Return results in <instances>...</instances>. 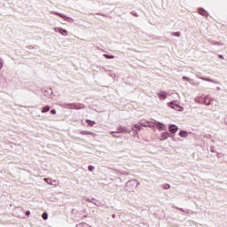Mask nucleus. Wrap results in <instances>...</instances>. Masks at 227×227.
<instances>
[{
    "label": "nucleus",
    "mask_w": 227,
    "mask_h": 227,
    "mask_svg": "<svg viewBox=\"0 0 227 227\" xmlns=\"http://www.w3.org/2000/svg\"><path fill=\"white\" fill-rule=\"evenodd\" d=\"M168 106L171 107V109H174L175 111H179V112L184 111V107L175 104V101L168 103Z\"/></svg>",
    "instance_id": "nucleus-1"
},
{
    "label": "nucleus",
    "mask_w": 227,
    "mask_h": 227,
    "mask_svg": "<svg viewBox=\"0 0 227 227\" xmlns=\"http://www.w3.org/2000/svg\"><path fill=\"white\" fill-rule=\"evenodd\" d=\"M43 180L48 184V185H54V187H58V185H59V182L56 180H52L51 178H44Z\"/></svg>",
    "instance_id": "nucleus-2"
},
{
    "label": "nucleus",
    "mask_w": 227,
    "mask_h": 227,
    "mask_svg": "<svg viewBox=\"0 0 227 227\" xmlns=\"http://www.w3.org/2000/svg\"><path fill=\"white\" fill-rule=\"evenodd\" d=\"M183 81H187L188 82H190V84H192V86H198L200 84V82H195L194 80L187 76H183Z\"/></svg>",
    "instance_id": "nucleus-3"
},
{
    "label": "nucleus",
    "mask_w": 227,
    "mask_h": 227,
    "mask_svg": "<svg viewBox=\"0 0 227 227\" xmlns=\"http://www.w3.org/2000/svg\"><path fill=\"white\" fill-rule=\"evenodd\" d=\"M157 95H158V98H160V100H166V98H168V94L166 92H164L163 90L157 93Z\"/></svg>",
    "instance_id": "nucleus-4"
},
{
    "label": "nucleus",
    "mask_w": 227,
    "mask_h": 227,
    "mask_svg": "<svg viewBox=\"0 0 227 227\" xmlns=\"http://www.w3.org/2000/svg\"><path fill=\"white\" fill-rule=\"evenodd\" d=\"M156 129H158V130H168V127L160 122L156 123Z\"/></svg>",
    "instance_id": "nucleus-5"
},
{
    "label": "nucleus",
    "mask_w": 227,
    "mask_h": 227,
    "mask_svg": "<svg viewBox=\"0 0 227 227\" xmlns=\"http://www.w3.org/2000/svg\"><path fill=\"white\" fill-rule=\"evenodd\" d=\"M168 130L171 132V134H176V132L178 131V127L175 124H172L168 127Z\"/></svg>",
    "instance_id": "nucleus-6"
},
{
    "label": "nucleus",
    "mask_w": 227,
    "mask_h": 227,
    "mask_svg": "<svg viewBox=\"0 0 227 227\" xmlns=\"http://www.w3.org/2000/svg\"><path fill=\"white\" fill-rule=\"evenodd\" d=\"M199 79H200L201 81H207V82H213L214 84H219V82L214 81L210 78H204V77L200 76Z\"/></svg>",
    "instance_id": "nucleus-7"
},
{
    "label": "nucleus",
    "mask_w": 227,
    "mask_h": 227,
    "mask_svg": "<svg viewBox=\"0 0 227 227\" xmlns=\"http://www.w3.org/2000/svg\"><path fill=\"white\" fill-rule=\"evenodd\" d=\"M81 134L82 136H93V137H95L97 136V134L90 132V131H86V130L81 131Z\"/></svg>",
    "instance_id": "nucleus-8"
},
{
    "label": "nucleus",
    "mask_w": 227,
    "mask_h": 227,
    "mask_svg": "<svg viewBox=\"0 0 227 227\" xmlns=\"http://www.w3.org/2000/svg\"><path fill=\"white\" fill-rule=\"evenodd\" d=\"M169 137V132H163L161 133V138H160V141L164 140V139H168Z\"/></svg>",
    "instance_id": "nucleus-9"
},
{
    "label": "nucleus",
    "mask_w": 227,
    "mask_h": 227,
    "mask_svg": "<svg viewBox=\"0 0 227 227\" xmlns=\"http://www.w3.org/2000/svg\"><path fill=\"white\" fill-rule=\"evenodd\" d=\"M51 13L52 15H58L59 17H61L62 19H69L68 17H67V15L61 14L59 12H51Z\"/></svg>",
    "instance_id": "nucleus-10"
},
{
    "label": "nucleus",
    "mask_w": 227,
    "mask_h": 227,
    "mask_svg": "<svg viewBox=\"0 0 227 227\" xmlns=\"http://www.w3.org/2000/svg\"><path fill=\"white\" fill-rule=\"evenodd\" d=\"M179 136L180 137H187L189 136V133H187V131L182 130L179 132Z\"/></svg>",
    "instance_id": "nucleus-11"
},
{
    "label": "nucleus",
    "mask_w": 227,
    "mask_h": 227,
    "mask_svg": "<svg viewBox=\"0 0 227 227\" xmlns=\"http://www.w3.org/2000/svg\"><path fill=\"white\" fill-rule=\"evenodd\" d=\"M85 121L89 125V127H93V125H95V123H97V122H95V121H91V120H88V119Z\"/></svg>",
    "instance_id": "nucleus-12"
},
{
    "label": "nucleus",
    "mask_w": 227,
    "mask_h": 227,
    "mask_svg": "<svg viewBox=\"0 0 227 227\" xmlns=\"http://www.w3.org/2000/svg\"><path fill=\"white\" fill-rule=\"evenodd\" d=\"M200 15H203V17H207V11L205 9H199Z\"/></svg>",
    "instance_id": "nucleus-13"
},
{
    "label": "nucleus",
    "mask_w": 227,
    "mask_h": 227,
    "mask_svg": "<svg viewBox=\"0 0 227 227\" xmlns=\"http://www.w3.org/2000/svg\"><path fill=\"white\" fill-rule=\"evenodd\" d=\"M62 36H67L68 33L67 32L66 29L60 28V31L59 32Z\"/></svg>",
    "instance_id": "nucleus-14"
},
{
    "label": "nucleus",
    "mask_w": 227,
    "mask_h": 227,
    "mask_svg": "<svg viewBox=\"0 0 227 227\" xmlns=\"http://www.w3.org/2000/svg\"><path fill=\"white\" fill-rule=\"evenodd\" d=\"M133 130L134 132H137V130H141V126L135 124V126L133 127Z\"/></svg>",
    "instance_id": "nucleus-15"
},
{
    "label": "nucleus",
    "mask_w": 227,
    "mask_h": 227,
    "mask_svg": "<svg viewBox=\"0 0 227 227\" xmlns=\"http://www.w3.org/2000/svg\"><path fill=\"white\" fill-rule=\"evenodd\" d=\"M49 111H51V107L50 106H44L42 110V113H49Z\"/></svg>",
    "instance_id": "nucleus-16"
},
{
    "label": "nucleus",
    "mask_w": 227,
    "mask_h": 227,
    "mask_svg": "<svg viewBox=\"0 0 227 227\" xmlns=\"http://www.w3.org/2000/svg\"><path fill=\"white\" fill-rule=\"evenodd\" d=\"M162 188L168 191V189H171V185H169L168 184H166L162 185Z\"/></svg>",
    "instance_id": "nucleus-17"
},
{
    "label": "nucleus",
    "mask_w": 227,
    "mask_h": 227,
    "mask_svg": "<svg viewBox=\"0 0 227 227\" xmlns=\"http://www.w3.org/2000/svg\"><path fill=\"white\" fill-rule=\"evenodd\" d=\"M104 57L106 58L107 59H114V55L104 54Z\"/></svg>",
    "instance_id": "nucleus-18"
},
{
    "label": "nucleus",
    "mask_w": 227,
    "mask_h": 227,
    "mask_svg": "<svg viewBox=\"0 0 227 227\" xmlns=\"http://www.w3.org/2000/svg\"><path fill=\"white\" fill-rule=\"evenodd\" d=\"M42 217H43V219L44 221H47V219H48V217H49V215H47V213L44 212V213L43 214Z\"/></svg>",
    "instance_id": "nucleus-19"
},
{
    "label": "nucleus",
    "mask_w": 227,
    "mask_h": 227,
    "mask_svg": "<svg viewBox=\"0 0 227 227\" xmlns=\"http://www.w3.org/2000/svg\"><path fill=\"white\" fill-rule=\"evenodd\" d=\"M53 31H55V33H59V32L61 31V27H55L53 28Z\"/></svg>",
    "instance_id": "nucleus-20"
},
{
    "label": "nucleus",
    "mask_w": 227,
    "mask_h": 227,
    "mask_svg": "<svg viewBox=\"0 0 227 227\" xmlns=\"http://www.w3.org/2000/svg\"><path fill=\"white\" fill-rule=\"evenodd\" d=\"M181 33L180 32H174L172 33V36H177V37H180L181 36Z\"/></svg>",
    "instance_id": "nucleus-21"
},
{
    "label": "nucleus",
    "mask_w": 227,
    "mask_h": 227,
    "mask_svg": "<svg viewBox=\"0 0 227 227\" xmlns=\"http://www.w3.org/2000/svg\"><path fill=\"white\" fill-rule=\"evenodd\" d=\"M212 102H214V98H210V102L205 101L204 104H205L206 106H212Z\"/></svg>",
    "instance_id": "nucleus-22"
},
{
    "label": "nucleus",
    "mask_w": 227,
    "mask_h": 227,
    "mask_svg": "<svg viewBox=\"0 0 227 227\" xmlns=\"http://www.w3.org/2000/svg\"><path fill=\"white\" fill-rule=\"evenodd\" d=\"M121 132H129V130L126 128L121 127L120 128Z\"/></svg>",
    "instance_id": "nucleus-23"
},
{
    "label": "nucleus",
    "mask_w": 227,
    "mask_h": 227,
    "mask_svg": "<svg viewBox=\"0 0 227 227\" xmlns=\"http://www.w3.org/2000/svg\"><path fill=\"white\" fill-rule=\"evenodd\" d=\"M93 169H95V167L90 165V166H89V171H93Z\"/></svg>",
    "instance_id": "nucleus-24"
},
{
    "label": "nucleus",
    "mask_w": 227,
    "mask_h": 227,
    "mask_svg": "<svg viewBox=\"0 0 227 227\" xmlns=\"http://www.w3.org/2000/svg\"><path fill=\"white\" fill-rule=\"evenodd\" d=\"M88 226L86 223H80L77 227H86Z\"/></svg>",
    "instance_id": "nucleus-25"
},
{
    "label": "nucleus",
    "mask_w": 227,
    "mask_h": 227,
    "mask_svg": "<svg viewBox=\"0 0 227 227\" xmlns=\"http://www.w3.org/2000/svg\"><path fill=\"white\" fill-rule=\"evenodd\" d=\"M143 127H152V125H150V124H146V123H145V122H144Z\"/></svg>",
    "instance_id": "nucleus-26"
},
{
    "label": "nucleus",
    "mask_w": 227,
    "mask_h": 227,
    "mask_svg": "<svg viewBox=\"0 0 227 227\" xmlns=\"http://www.w3.org/2000/svg\"><path fill=\"white\" fill-rule=\"evenodd\" d=\"M51 114H56V110H51Z\"/></svg>",
    "instance_id": "nucleus-27"
},
{
    "label": "nucleus",
    "mask_w": 227,
    "mask_h": 227,
    "mask_svg": "<svg viewBox=\"0 0 227 227\" xmlns=\"http://www.w3.org/2000/svg\"><path fill=\"white\" fill-rule=\"evenodd\" d=\"M213 45H221V43H217V42H215V43H213Z\"/></svg>",
    "instance_id": "nucleus-28"
},
{
    "label": "nucleus",
    "mask_w": 227,
    "mask_h": 227,
    "mask_svg": "<svg viewBox=\"0 0 227 227\" xmlns=\"http://www.w3.org/2000/svg\"><path fill=\"white\" fill-rule=\"evenodd\" d=\"M26 215H31V212L30 211H27L26 212Z\"/></svg>",
    "instance_id": "nucleus-29"
},
{
    "label": "nucleus",
    "mask_w": 227,
    "mask_h": 227,
    "mask_svg": "<svg viewBox=\"0 0 227 227\" xmlns=\"http://www.w3.org/2000/svg\"><path fill=\"white\" fill-rule=\"evenodd\" d=\"M131 14L134 15V17H137V13H136V12H131Z\"/></svg>",
    "instance_id": "nucleus-30"
},
{
    "label": "nucleus",
    "mask_w": 227,
    "mask_h": 227,
    "mask_svg": "<svg viewBox=\"0 0 227 227\" xmlns=\"http://www.w3.org/2000/svg\"><path fill=\"white\" fill-rule=\"evenodd\" d=\"M218 58H220L221 59H224V57H223V55H218Z\"/></svg>",
    "instance_id": "nucleus-31"
},
{
    "label": "nucleus",
    "mask_w": 227,
    "mask_h": 227,
    "mask_svg": "<svg viewBox=\"0 0 227 227\" xmlns=\"http://www.w3.org/2000/svg\"><path fill=\"white\" fill-rule=\"evenodd\" d=\"M2 67H3V61H0V70Z\"/></svg>",
    "instance_id": "nucleus-32"
},
{
    "label": "nucleus",
    "mask_w": 227,
    "mask_h": 227,
    "mask_svg": "<svg viewBox=\"0 0 227 227\" xmlns=\"http://www.w3.org/2000/svg\"><path fill=\"white\" fill-rule=\"evenodd\" d=\"M139 137V134L137 132L136 135H135V137Z\"/></svg>",
    "instance_id": "nucleus-33"
},
{
    "label": "nucleus",
    "mask_w": 227,
    "mask_h": 227,
    "mask_svg": "<svg viewBox=\"0 0 227 227\" xmlns=\"http://www.w3.org/2000/svg\"><path fill=\"white\" fill-rule=\"evenodd\" d=\"M95 205H96L97 207H102V205H100V204L95 203Z\"/></svg>",
    "instance_id": "nucleus-34"
},
{
    "label": "nucleus",
    "mask_w": 227,
    "mask_h": 227,
    "mask_svg": "<svg viewBox=\"0 0 227 227\" xmlns=\"http://www.w3.org/2000/svg\"><path fill=\"white\" fill-rule=\"evenodd\" d=\"M179 210H181L182 212H185L184 210V208H178Z\"/></svg>",
    "instance_id": "nucleus-35"
},
{
    "label": "nucleus",
    "mask_w": 227,
    "mask_h": 227,
    "mask_svg": "<svg viewBox=\"0 0 227 227\" xmlns=\"http://www.w3.org/2000/svg\"><path fill=\"white\" fill-rule=\"evenodd\" d=\"M216 90H221V87H216Z\"/></svg>",
    "instance_id": "nucleus-36"
},
{
    "label": "nucleus",
    "mask_w": 227,
    "mask_h": 227,
    "mask_svg": "<svg viewBox=\"0 0 227 227\" xmlns=\"http://www.w3.org/2000/svg\"><path fill=\"white\" fill-rule=\"evenodd\" d=\"M113 137H116V135H113Z\"/></svg>",
    "instance_id": "nucleus-37"
}]
</instances>
